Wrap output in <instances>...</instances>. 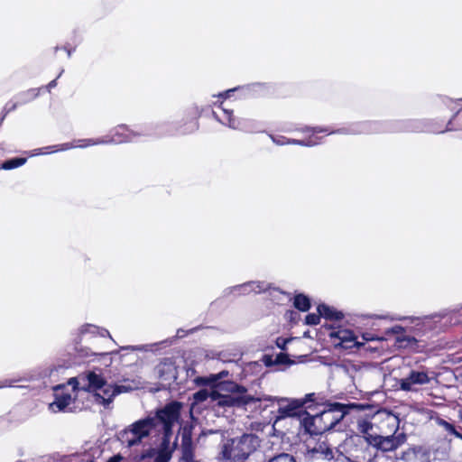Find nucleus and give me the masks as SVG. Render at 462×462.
<instances>
[{"label":"nucleus","mask_w":462,"mask_h":462,"mask_svg":"<svg viewBox=\"0 0 462 462\" xmlns=\"http://www.w3.org/2000/svg\"><path fill=\"white\" fill-rule=\"evenodd\" d=\"M182 404L179 402L167 403L158 409L153 416L138 420L118 433L119 441L128 448L143 445L153 433L162 434V441L154 462H169L172 450L170 447L172 428L179 421Z\"/></svg>","instance_id":"obj_1"},{"label":"nucleus","mask_w":462,"mask_h":462,"mask_svg":"<svg viewBox=\"0 0 462 462\" xmlns=\"http://www.w3.org/2000/svg\"><path fill=\"white\" fill-rule=\"evenodd\" d=\"M68 384L73 391L79 389L93 393L95 402L106 408L109 407L116 395L132 390L130 386L109 383L100 372L97 371H88L70 378Z\"/></svg>","instance_id":"obj_2"},{"label":"nucleus","mask_w":462,"mask_h":462,"mask_svg":"<svg viewBox=\"0 0 462 462\" xmlns=\"http://www.w3.org/2000/svg\"><path fill=\"white\" fill-rule=\"evenodd\" d=\"M364 405L365 408L360 411L369 410L370 413L357 418L356 430L368 446L382 452H391L396 450L406 442L407 436L402 432H394L389 436H382L376 433L372 419L379 412V410L374 405Z\"/></svg>","instance_id":"obj_3"},{"label":"nucleus","mask_w":462,"mask_h":462,"mask_svg":"<svg viewBox=\"0 0 462 462\" xmlns=\"http://www.w3.org/2000/svg\"><path fill=\"white\" fill-rule=\"evenodd\" d=\"M152 133L148 127L140 128L138 130H131L128 126L125 125H121L116 126L111 134H107L103 137H99L97 139L89 138L79 140V144L74 143H65L57 145L47 146L45 148H41L35 150L33 155L37 154H47L51 152H56L60 151H67L72 148L80 147L85 148L88 146L97 145V144H111V143H123L134 142L137 137L140 136H149L152 135Z\"/></svg>","instance_id":"obj_4"},{"label":"nucleus","mask_w":462,"mask_h":462,"mask_svg":"<svg viewBox=\"0 0 462 462\" xmlns=\"http://www.w3.org/2000/svg\"><path fill=\"white\" fill-rule=\"evenodd\" d=\"M364 408L365 405L362 403L332 402L328 404V409L316 415H310L307 412L301 419V427L310 435L322 434L335 428L350 411Z\"/></svg>","instance_id":"obj_5"},{"label":"nucleus","mask_w":462,"mask_h":462,"mask_svg":"<svg viewBox=\"0 0 462 462\" xmlns=\"http://www.w3.org/2000/svg\"><path fill=\"white\" fill-rule=\"evenodd\" d=\"M261 439L254 433L227 439L221 448L219 457L226 462H245L260 447Z\"/></svg>","instance_id":"obj_6"},{"label":"nucleus","mask_w":462,"mask_h":462,"mask_svg":"<svg viewBox=\"0 0 462 462\" xmlns=\"http://www.w3.org/2000/svg\"><path fill=\"white\" fill-rule=\"evenodd\" d=\"M218 387L231 393L222 394L218 391L214 390L211 404L213 407H241L251 402V398L245 394L246 389L243 386L228 382L226 383H219Z\"/></svg>","instance_id":"obj_7"},{"label":"nucleus","mask_w":462,"mask_h":462,"mask_svg":"<svg viewBox=\"0 0 462 462\" xmlns=\"http://www.w3.org/2000/svg\"><path fill=\"white\" fill-rule=\"evenodd\" d=\"M435 373L428 368L411 369L406 376L398 381L400 390L418 392L421 386L430 383Z\"/></svg>","instance_id":"obj_8"},{"label":"nucleus","mask_w":462,"mask_h":462,"mask_svg":"<svg viewBox=\"0 0 462 462\" xmlns=\"http://www.w3.org/2000/svg\"><path fill=\"white\" fill-rule=\"evenodd\" d=\"M311 130L312 134H318V133H328V134H375L379 133L381 131H384V129L382 127V124L379 122H371V121H365V122H359L355 123L349 125L347 128H341L337 131H329L328 128H321V127H315V128H306L305 131Z\"/></svg>","instance_id":"obj_9"},{"label":"nucleus","mask_w":462,"mask_h":462,"mask_svg":"<svg viewBox=\"0 0 462 462\" xmlns=\"http://www.w3.org/2000/svg\"><path fill=\"white\" fill-rule=\"evenodd\" d=\"M306 400L282 398L278 400L277 420L285 418H297L301 426V419L307 411L304 409Z\"/></svg>","instance_id":"obj_10"},{"label":"nucleus","mask_w":462,"mask_h":462,"mask_svg":"<svg viewBox=\"0 0 462 462\" xmlns=\"http://www.w3.org/2000/svg\"><path fill=\"white\" fill-rule=\"evenodd\" d=\"M213 116L222 125H227L234 130L244 132H254L256 128V123L248 118H236L233 116V111L227 108H222V116H219L215 111Z\"/></svg>","instance_id":"obj_11"},{"label":"nucleus","mask_w":462,"mask_h":462,"mask_svg":"<svg viewBox=\"0 0 462 462\" xmlns=\"http://www.w3.org/2000/svg\"><path fill=\"white\" fill-rule=\"evenodd\" d=\"M55 400L50 403L49 409L52 412L67 411L72 403L73 398L69 393L65 392V385L59 384L53 388Z\"/></svg>","instance_id":"obj_12"},{"label":"nucleus","mask_w":462,"mask_h":462,"mask_svg":"<svg viewBox=\"0 0 462 462\" xmlns=\"http://www.w3.org/2000/svg\"><path fill=\"white\" fill-rule=\"evenodd\" d=\"M329 337L338 340L337 342L335 341L336 346H340L344 348H351L356 346V337L349 329L333 328L329 333Z\"/></svg>","instance_id":"obj_13"},{"label":"nucleus","mask_w":462,"mask_h":462,"mask_svg":"<svg viewBox=\"0 0 462 462\" xmlns=\"http://www.w3.org/2000/svg\"><path fill=\"white\" fill-rule=\"evenodd\" d=\"M268 284L263 282H247L243 284L228 288L226 292L245 295L252 291L259 293L267 290Z\"/></svg>","instance_id":"obj_14"},{"label":"nucleus","mask_w":462,"mask_h":462,"mask_svg":"<svg viewBox=\"0 0 462 462\" xmlns=\"http://www.w3.org/2000/svg\"><path fill=\"white\" fill-rule=\"evenodd\" d=\"M400 459L404 462H425V453L420 447L410 448L403 451L400 457Z\"/></svg>","instance_id":"obj_15"},{"label":"nucleus","mask_w":462,"mask_h":462,"mask_svg":"<svg viewBox=\"0 0 462 462\" xmlns=\"http://www.w3.org/2000/svg\"><path fill=\"white\" fill-rule=\"evenodd\" d=\"M312 457L331 460L334 458V452L325 442L318 444L311 449Z\"/></svg>","instance_id":"obj_16"},{"label":"nucleus","mask_w":462,"mask_h":462,"mask_svg":"<svg viewBox=\"0 0 462 462\" xmlns=\"http://www.w3.org/2000/svg\"><path fill=\"white\" fill-rule=\"evenodd\" d=\"M318 312L327 319L329 320H341L344 318L342 312L337 311L334 308H331L326 304H320L318 307Z\"/></svg>","instance_id":"obj_17"},{"label":"nucleus","mask_w":462,"mask_h":462,"mask_svg":"<svg viewBox=\"0 0 462 462\" xmlns=\"http://www.w3.org/2000/svg\"><path fill=\"white\" fill-rule=\"evenodd\" d=\"M42 88H30L15 96V99L22 106L34 100L40 94Z\"/></svg>","instance_id":"obj_18"},{"label":"nucleus","mask_w":462,"mask_h":462,"mask_svg":"<svg viewBox=\"0 0 462 462\" xmlns=\"http://www.w3.org/2000/svg\"><path fill=\"white\" fill-rule=\"evenodd\" d=\"M416 344V338L414 337L406 335L405 332L395 337V346L399 348H414Z\"/></svg>","instance_id":"obj_19"},{"label":"nucleus","mask_w":462,"mask_h":462,"mask_svg":"<svg viewBox=\"0 0 462 462\" xmlns=\"http://www.w3.org/2000/svg\"><path fill=\"white\" fill-rule=\"evenodd\" d=\"M213 391L214 390L208 391L207 389H201V390L196 392L193 394L192 406H194L196 404H199L204 402H208V404L211 405Z\"/></svg>","instance_id":"obj_20"},{"label":"nucleus","mask_w":462,"mask_h":462,"mask_svg":"<svg viewBox=\"0 0 462 462\" xmlns=\"http://www.w3.org/2000/svg\"><path fill=\"white\" fill-rule=\"evenodd\" d=\"M393 131H408V132H419L421 131L420 123L418 121H406L399 122L397 125L393 129Z\"/></svg>","instance_id":"obj_21"},{"label":"nucleus","mask_w":462,"mask_h":462,"mask_svg":"<svg viewBox=\"0 0 462 462\" xmlns=\"http://www.w3.org/2000/svg\"><path fill=\"white\" fill-rule=\"evenodd\" d=\"M80 333L82 335L88 334V333L92 334V335L97 334L100 337H108L111 338V336L107 329L99 328V327H97V326L91 325V324H86V325L82 326L80 328Z\"/></svg>","instance_id":"obj_22"},{"label":"nucleus","mask_w":462,"mask_h":462,"mask_svg":"<svg viewBox=\"0 0 462 462\" xmlns=\"http://www.w3.org/2000/svg\"><path fill=\"white\" fill-rule=\"evenodd\" d=\"M342 370L351 378L354 383H356V381L359 380L362 375V369L354 364L344 365Z\"/></svg>","instance_id":"obj_23"},{"label":"nucleus","mask_w":462,"mask_h":462,"mask_svg":"<svg viewBox=\"0 0 462 462\" xmlns=\"http://www.w3.org/2000/svg\"><path fill=\"white\" fill-rule=\"evenodd\" d=\"M228 374H229L228 371L223 370L218 374H213L208 377L199 378V382H201L204 384H216V383H217V382L219 380L227 377Z\"/></svg>","instance_id":"obj_24"},{"label":"nucleus","mask_w":462,"mask_h":462,"mask_svg":"<svg viewBox=\"0 0 462 462\" xmlns=\"http://www.w3.org/2000/svg\"><path fill=\"white\" fill-rule=\"evenodd\" d=\"M294 307L300 311H307L310 308V302L307 296L298 294L294 298Z\"/></svg>","instance_id":"obj_25"},{"label":"nucleus","mask_w":462,"mask_h":462,"mask_svg":"<svg viewBox=\"0 0 462 462\" xmlns=\"http://www.w3.org/2000/svg\"><path fill=\"white\" fill-rule=\"evenodd\" d=\"M319 143V138L311 135L305 140L289 139L287 138V144H298L301 146H314Z\"/></svg>","instance_id":"obj_26"},{"label":"nucleus","mask_w":462,"mask_h":462,"mask_svg":"<svg viewBox=\"0 0 462 462\" xmlns=\"http://www.w3.org/2000/svg\"><path fill=\"white\" fill-rule=\"evenodd\" d=\"M26 162V158H13L5 161L1 166L0 169L3 170H12L17 167L23 165Z\"/></svg>","instance_id":"obj_27"},{"label":"nucleus","mask_w":462,"mask_h":462,"mask_svg":"<svg viewBox=\"0 0 462 462\" xmlns=\"http://www.w3.org/2000/svg\"><path fill=\"white\" fill-rule=\"evenodd\" d=\"M268 462H296V460L293 456L288 453H281L270 458Z\"/></svg>","instance_id":"obj_28"},{"label":"nucleus","mask_w":462,"mask_h":462,"mask_svg":"<svg viewBox=\"0 0 462 462\" xmlns=\"http://www.w3.org/2000/svg\"><path fill=\"white\" fill-rule=\"evenodd\" d=\"M18 106H21V105L18 103V101L16 99H15V101H9L8 103L5 104V106L4 107V115L2 116H0V125L3 123L5 116L8 113L15 110Z\"/></svg>","instance_id":"obj_29"},{"label":"nucleus","mask_w":462,"mask_h":462,"mask_svg":"<svg viewBox=\"0 0 462 462\" xmlns=\"http://www.w3.org/2000/svg\"><path fill=\"white\" fill-rule=\"evenodd\" d=\"M321 317L322 316L319 313V314L310 313L306 316V319H305L306 324L311 325V326L317 325L319 323Z\"/></svg>","instance_id":"obj_30"},{"label":"nucleus","mask_w":462,"mask_h":462,"mask_svg":"<svg viewBox=\"0 0 462 462\" xmlns=\"http://www.w3.org/2000/svg\"><path fill=\"white\" fill-rule=\"evenodd\" d=\"M403 332H405L404 328H402V326L396 325V326H393V328L387 329L385 331V334L386 335H395V337H396L397 336H401Z\"/></svg>","instance_id":"obj_31"},{"label":"nucleus","mask_w":462,"mask_h":462,"mask_svg":"<svg viewBox=\"0 0 462 462\" xmlns=\"http://www.w3.org/2000/svg\"><path fill=\"white\" fill-rule=\"evenodd\" d=\"M438 424L449 433H451L455 429V426L453 424L449 423L448 421L443 419H439Z\"/></svg>","instance_id":"obj_32"},{"label":"nucleus","mask_w":462,"mask_h":462,"mask_svg":"<svg viewBox=\"0 0 462 462\" xmlns=\"http://www.w3.org/2000/svg\"><path fill=\"white\" fill-rule=\"evenodd\" d=\"M157 452H158V449H156L154 448H149L144 452H143L141 457L143 459L147 458V457H154L155 458Z\"/></svg>","instance_id":"obj_33"},{"label":"nucleus","mask_w":462,"mask_h":462,"mask_svg":"<svg viewBox=\"0 0 462 462\" xmlns=\"http://www.w3.org/2000/svg\"><path fill=\"white\" fill-rule=\"evenodd\" d=\"M270 137L273 140V142L274 143H276L277 145L287 144V138L285 136H282V135L274 136L273 134H270Z\"/></svg>","instance_id":"obj_34"},{"label":"nucleus","mask_w":462,"mask_h":462,"mask_svg":"<svg viewBox=\"0 0 462 462\" xmlns=\"http://www.w3.org/2000/svg\"><path fill=\"white\" fill-rule=\"evenodd\" d=\"M20 380L14 379H5L4 381H0V389L5 387H11L14 383L19 382Z\"/></svg>","instance_id":"obj_35"},{"label":"nucleus","mask_w":462,"mask_h":462,"mask_svg":"<svg viewBox=\"0 0 462 462\" xmlns=\"http://www.w3.org/2000/svg\"><path fill=\"white\" fill-rule=\"evenodd\" d=\"M288 362V356L284 354H279L276 356L274 363L275 364H285Z\"/></svg>","instance_id":"obj_36"},{"label":"nucleus","mask_w":462,"mask_h":462,"mask_svg":"<svg viewBox=\"0 0 462 462\" xmlns=\"http://www.w3.org/2000/svg\"><path fill=\"white\" fill-rule=\"evenodd\" d=\"M51 372H52V369H51V370H50V369H48V368H44V369H42V370L38 374L37 377L43 378V377L51 376Z\"/></svg>","instance_id":"obj_37"},{"label":"nucleus","mask_w":462,"mask_h":462,"mask_svg":"<svg viewBox=\"0 0 462 462\" xmlns=\"http://www.w3.org/2000/svg\"><path fill=\"white\" fill-rule=\"evenodd\" d=\"M263 360L265 365H267V366H270V365H273L275 364L274 361L273 360L272 356H264Z\"/></svg>","instance_id":"obj_38"},{"label":"nucleus","mask_w":462,"mask_h":462,"mask_svg":"<svg viewBox=\"0 0 462 462\" xmlns=\"http://www.w3.org/2000/svg\"><path fill=\"white\" fill-rule=\"evenodd\" d=\"M287 343V340L286 339H283V338H278L277 339V346L282 348V349H284L285 348V345Z\"/></svg>","instance_id":"obj_39"},{"label":"nucleus","mask_w":462,"mask_h":462,"mask_svg":"<svg viewBox=\"0 0 462 462\" xmlns=\"http://www.w3.org/2000/svg\"><path fill=\"white\" fill-rule=\"evenodd\" d=\"M57 85V79L51 80L48 85H47V88L49 90H51L52 88H55Z\"/></svg>","instance_id":"obj_40"},{"label":"nucleus","mask_w":462,"mask_h":462,"mask_svg":"<svg viewBox=\"0 0 462 462\" xmlns=\"http://www.w3.org/2000/svg\"><path fill=\"white\" fill-rule=\"evenodd\" d=\"M237 88H233L226 91L224 94H220L219 96H225L226 97H230L231 93L235 92Z\"/></svg>","instance_id":"obj_41"},{"label":"nucleus","mask_w":462,"mask_h":462,"mask_svg":"<svg viewBox=\"0 0 462 462\" xmlns=\"http://www.w3.org/2000/svg\"><path fill=\"white\" fill-rule=\"evenodd\" d=\"M451 434H452V435H454L455 437H457V438H458V439H462V434H461V433H459V432L456 430V428H455V429H454V430L451 432Z\"/></svg>","instance_id":"obj_42"},{"label":"nucleus","mask_w":462,"mask_h":462,"mask_svg":"<svg viewBox=\"0 0 462 462\" xmlns=\"http://www.w3.org/2000/svg\"><path fill=\"white\" fill-rule=\"evenodd\" d=\"M177 337H184V330L183 329H178L177 330V335H176Z\"/></svg>","instance_id":"obj_43"},{"label":"nucleus","mask_w":462,"mask_h":462,"mask_svg":"<svg viewBox=\"0 0 462 462\" xmlns=\"http://www.w3.org/2000/svg\"><path fill=\"white\" fill-rule=\"evenodd\" d=\"M192 125H192V129L190 130V132H192V131H194V130H196L198 128V123L196 121L193 122Z\"/></svg>","instance_id":"obj_44"},{"label":"nucleus","mask_w":462,"mask_h":462,"mask_svg":"<svg viewBox=\"0 0 462 462\" xmlns=\"http://www.w3.org/2000/svg\"><path fill=\"white\" fill-rule=\"evenodd\" d=\"M67 51H68V56H69V57H70V55H71L70 51H69V50H68Z\"/></svg>","instance_id":"obj_45"},{"label":"nucleus","mask_w":462,"mask_h":462,"mask_svg":"<svg viewBox=\"0 0 462 462\" xmlns=\"http://www.w3.org/2000/svg\"><path fill=\"white\" fill-rule=\"evenodd\" d=\"M63 71H64L63 69L60 70V73L59 74L58 78L60 77V75L63 73Z\"/></svg>","instance_id":"obj_46"},{"label":"nucleus","mask_w":462,"mask_h":462,"mask_svg":"<svg viewBox=\"0 0 462 462\" xmlns=\"http://www.w3.org/2000/svg\"><path fill=\"white\" fill-rule=\"evenodd\" d=\"M81 460H82V461L88 462V460H87V459H85V458H82Z\"/></svg>","instance_id":"obj_47"}]
</instances>
